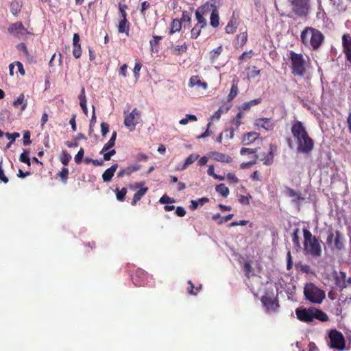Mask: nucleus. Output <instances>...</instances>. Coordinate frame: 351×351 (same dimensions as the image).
Listing matches in <instances>:
<instances>
[{"mask_svg": "<svg viewBox=\"0 0 351 351\" xmlns=\"http://www.w3.org/2000/svg\"><path fill=\"white\" fill-rule=\"evenodd\" d=\"M261 302H263V305L267 308V310L275 311L278 307V304L276 302V300L267 295L263 296L261 298Z\"/></svg>", "mask_w": 351, "mask_h": 351, "instance_id": "obj_16", "label": "nucleus"}, {"mask_svg": "<svg viewBox=\"0 0 351 351\" xmlns=\"http://www.w3.org/2000/svg\"><path fill=\"white\" fill-rule=\"evenodd\" d=\"M311 0H288L293 14L300 18L306 17L310 12Z\"/></svg>", "mask_w": 351, "mask_h": 351, "instance_id": "obj_6", "label": "nucleus"}, {"mask_svg": "<svg viewBox=\"0 0 351 351\" xmlns=\"http://www.w3.org/2000/svg\"><path fill=\"white\" fill-rule=\"evenodd\" d=\"M141 117V112L134 108L132 111L125 116L124 119V125L129 129L130 131L135 130L136 124L138 123V120Z\"/></svg>", "mask_w": 351, "mask_h": 351, "instance_id": "obj_8", "label": "nucleus"}, {"mask_svg": "<svg viewBox=\"0 0 351 351\" xmlns=\"http://www.w3.org/2000/svg\"><path fill=\"white\" fill-rule=\"evenodd\" d=\"M287 195L291 197H294L295 200H300L303 198L301 197V194L297 193L295 190L291 188L287 187L286 188Z\"/></svg>", "mask_w": 351, "mask_h": 351, "instance_id": "obj_44", "label": "nucleus"}, {"mask_svg": "<svg viewBox=\"0 0 351 351\" xmlns=\"http://www.w3.org/2000/svg\"><path fill=\"white\" fill-rule=\"evenodd\" d=\"M82 49L80 44L73 45V55L76 59L80 58L82 56Z\"/></svg>", "mask_w": 351, "mask_h": 351, "instance_id": "obj_47", "label": "nucleus"}, {"mask_svg": "<svg viewBox=\"0 0 351 351\" xmlns=\"http://www.w3.org/2000/svg\"><path fill=\"white\" fill-rule=\"evenodd\" d=\"M182 23L181 21L178 19H173L171 23V29L169 31V34H173L177 32H179L181 29Z\"/></svg>", "mask_w": 351, "mask_h": 351, "instance_id": "obj_32", "label": "nucleus"}, {"mask_svg": "<svg viewBox=\"0 0 351 351\" xmlns=\"http://www.w3.org/2000/svg\"><path fill=\"white\" fill-rule=\"evenodd\" d=\"M114 145L115 141L110 138L109 141L104 145L102 149L100 152V154H102L104 152L109 150L110 148L113 147Z\"/></svg>", "mask_w": 351, "mask_h": 351, "instance_id": "obj_52", "label": "nucleus"}, {"mask_svg": "<svg viewBox=\"0 0 351 351\" xmlns=\"http://www.w3.org/2000/svg\"><path fill=\"white\" fill-rule=\"evenodd\" d=\"M254 125L258 128H261L266 131H271L274 130L275 124L270 118H258L254 121Z\"/></svg>", "mask_w": 351, "mask_h": 351, "instance_id": "obj_13", "label": "nucleus"}, {"mask_svg": "<svg viewBox=\"0 0 351 351\" xmlns=\"http://www.w3.org/2000/svg\"><path fill=\"white\" fill-rule=\"evenodd\" d=\"M253 159L249 162H243L241 164V168L244 169L249 168L256 163L257 159H258V155H254L252 156Z\"/></svg>", "mask_w": 351, "mask_h": 351, "instance_id": "obj_48", "label": "nucleus"}, {"mask_svg": "<svg viewBox=\"0 0 351 351\" xmlns=\"http://www.w3.org/2000/svg\"><path fill=\"white\" fill-rule=\"evenodd\" d=\"M289 59L291 62V73L294 76L303 77L306 73L308 67L307 61L304 55L290 51Z\"/></svg>", "mask_w": 351, "mask_h": 351, "instance_id": "obj_4", "label": "nucleus"}, {"mask_svg": "<svg viewBox=\"0 0 351 351\" xmlns=\"http://www.w3.org/2000/svg\"><path fill=\"white\" fill-rule=\"evenodd\" d=\"M299 232V228H295L293 232L291 234L292 241L295 248H299L300 247Z\"/></svg>", "mask_w": 351, "mask_h": 351, "instance_id": "obj_40", "label": "nucleus"}, {"mask_svg": "<svg viewBox=\"0 0 351 351\" xmlns=\"http://www.w3.org/2000/svg\"><path fill=\"white\" fill-rule=\"evenodd\" d=\"M330 347L338 350H343L346 348V341L343 334L336 329H332L328 334Z\"/></svg>", "mask_w": 351, "mask_h": 351, "instance_id": "obj_7", "label": "nucleus"}, {"mask_svg": "<svg viewBox=\"0 0 351 351\" xmlns=\"http://www.w3.org/2000/svg\"><path fill=\"white\" fill-rule=\"evenodd\" d=\"M80 104H86V97L84 87H82L78 96Z\"/></svg>", "mask_w": 351, "mask_h": 351, "instance_id": "obj_60", "label": "nucleus"}, {"mask_svg": "<svg viewBox=\"0 0 351 351\" xmlns=\"http://www.w3.org/2000/svg\"><path fill=\"white\" fill-rule=\"evenodd\" d=\"M238 82H239V79L237 77H235L232 81V87H231L230 91L227 97V99L228 101H232L238 95V93H239Z\"/></svg>", "mask_w": 351, "mask_h": 351, "instance_id": "obj_20", "label": "nucleus"}, {"mask_svg": "<svg viewBox=\"0 0 351 351\" xmlns=\"http://www.w3.org/2000/svg\"><path fill=\"white\" fill-rule=\"evenodd\" d=\"M204 28L202 25H195L191 29V37L193 39H196L200 35L202 29Z\"/></svg>", "mask_w": 351, "mask_h": 351, "instance_id": "obj_42", "label": "nucleus"}, {"mask_svg": "<svg viewBox=\"0 0 351 351\" xmlns=\"http://www.w3.org/2000/svg\"><path fill=\"white\" fill-rule=\"evenodd\" d=\"M8 32L19 39L23 38L29 34L21 22H16L11 24L8 27Z\"/></svg>", "mask_w": 351, "mask_h": 351, "instance_id": "obj_9", "label": "nucleus"}, {"mask_svg": "<svg viewBox=\"0 0 351 351\" xmlns=\"http://www.w3.org/2000/svg\"><path fill=\"white\" fill-rule=\"evenodd\" d=\"M317 319L322 322H326L328 320V317L326 313L322 310L314 308L313 319Z\"/></svg>", "mask_w": 351, "mask_h": 351, "instance_id": "obj_30", "label": "nucleus"}, {"mask_svg": "<svg viewBox=\"0 0 351 351\" xmlns=\"http://www.w3.org/2000/svg\"><path fill=\"white\" fill-rule=\"evenodd\" d=\"M305 298L312 303L320 304L325 298V292L313 283L306 284L304 288Z\"/></svg>", "mask_w": 351, "mask_h": 351, "instance_id": "obj_5", "label": "nucleus"}, {"mask_svg": "<svg viewBox=\"0 0 351 351\" xmlns=\"http://www.w3.org/2000/svg\"><path fill=\"white\" fill-rule=\"evenodd\" d=\"M187 48L188 45L186 43H184L182 45H176L173 49V53L176 56H180L186 52Z\"/></svg>", "mask_w": 351, "mask_h": 351, "instance_id": "obj_39", "label": "nucleus"}, {"mask_svg": "<svg viewBox=\"0 0 351 351\" xmlns=\"http://www.w3.org/2000/svg\"><path fill=\"white\" fill-rule=\"evenodd\" d=\"M261 160L263 161L264 164L266 165H270L273 163L274 154L271 146H270L269 152L265 156H264V157L262 158Z\"/></svg>", "mask_w": 351, "mask_h": 351, "instance_id": "obj_34", "label": "nucleus"}, {"mask_svg": "<svg viewBox=\"0 0 351 351\" xmlns=\"http://www.w3.org/2000/svg\"><path fill=\"white\" fill-rule=\"evenodd\" d=\"M313 311L314 307L308 308H298L295 310V314L299 320L303 322L310 323L313 321Z\"/></svg>", "mask_w": 351, "mask_h": 351, "instance_id": "obj_10", "label": "nucleus"}, {"mask_svg": "<svg viewBox=\"0 0 351 351\" xmlns=\"http://www.w3.org/2000/svg\"><path fill=\"white\" fill-rule=\"evenodd\" d=\"M148 191V187H143L141 188L138 191H137L134 196L133 199L132 200L131 204L132 206H135L136 203L141 200L142 197Z\"/></svg>", "mask_w": 351, "mask_h": 351, "instance_id": "obj_28", "label": "nucleus"}, {"mask_svg": "<svg viewBox=\"0 0 351 351\" xmlns=\"http://www.w3.org/2000/svg\"><path fill=\"white\" fill-rule=\"evenodd\" d=\"M174 202V199H171L170 198L169 196H167V195H164L163 196H162L159 200V202L160 204H169V203H172Z\"/></svg>", "mask_w": 351, "mask_h": 351, "instance_id": "obj_63", "label": "nucleus"}, {"mask_svg": "<svg viewBox=\"0 0 351 351\" xmlns=\"http://www.w3.org/2000/svg\"><path fill=\"white\" fill-rule=\"evenodd\" d=\"M291 133L297 142V151L302 154H309L313 149L314 141L308 136L303 123L295 121L291 127Z\"/></svg>", "mask_w": 351, "mask_h": 351, "instance_id": "obj_1", "label": "nucleus"}, {"mask_svg": "<svg viewBox=\"0 0 351 351\" xmlns=\"http://www.w3.org/2000/svg\"><path fill=\"white\" fill-rule=\"evenodd\" d=\"M342 47L346 60L351 64V36L350 34H344L342 36Z\"/></svg>", "mask_w": 351, "mask_h": 351, "instance_id": "obj_12", "label": "nucleus"}, {"mask_svg": "<svg viewBox=\"0 0 351 351\" xmlns=\"http://www.w3.org/2000/svg\"><path fill=\"white\" fill-rule=\"evenodd\" d=\"M118 31L119 33H125L129 35L130 23L127 19H121L118 25Z\"/></svg>", "mask_w": 351, "mask_h": 351, "instance_id": "obj_27", "label": "nucleus"}, {"mask_svg": "<svg viewBox=\"0 0 351 351\" xmlns=\"http://www.w3.org/2000/svg\"><path fill=\"white\" fill-rule=\"evenodd\" d=\"M118 167V164L115 163L104 172V173L102 174V179L104 182H108L111 181Z\"/></svg>", "mask_w": 351, "mask_h": 351, "instance_id": "obj_17", "label": "nucleus"}, {"mask_svg": "<svg viewBox=\"0 0 351 351\" xmlns=\"http://www.w3.org/2000/svg\"><path fill=\"white\" fill-rule=\"evenodd\" d=\"M215 190L223 197H226L230 193V190L224 184H219L216 186Z\"/></svg>", "mask_w": 351, "mask_h": 351, "instance_id": "obj_33", "label": "nucleus"}, {"mask_svg": "<svg viewBox=\"0 0 351 351\" xmlns=\"http://www.w3.org/2000/svg\"><path fill=\"white\" fill-rule=\"evenodd\" d=\"M19 160L21 162L25 163L28 166L31 165L30 158L28 156L27 151H25L20 155Z\"/></svg>", "mask_w": 351, "mask_h": 351, "instance_id": "obj_49", "label": "nucleus"}, {"mask_svg": "<svg viewBox=\"0 0 351 351\" xmlns=\"http://www.w3.org/2000/svg\"><path fill=\"white\" fill-rule=\"evenodd\" d=\"M324 40V36L317 29L312 27H306L301 32L300 41L308 48L313 50L318 49Z\"/></svg>", "mask_w": 351, "mask_h": 351, "instance_id": "obj_2", "label": "nucleus"}, {"mask_svg": "<svg viewBox=\"0 0 351 351\" xmlns=\"http://www.w3.org/2000/svg\"><path fill=\"white\" fill-rule=\"evenodd\" d=\"M128 9V6L125 4L119 3V10L121 13V19H127V13L125 10Z\"/></svg>", "mask_w": 351, "mask_h": 351, "instance_id": "obj_57", "label": "nucleus"}, {"mask_svg": "<svg viewBox=\"0 0 351 351\" xmlns=\"http://www.w3.org/2000/svg\"><path fill=\"white\" fill-rule=\"evenodd\" d=\"M189 86L191 88H193L194 86L201 87L204 90H206L208 88V84L205 82H202L198 75H194L190 78Z\"/></svg>", "mask_w": 351, "mask_h": 351, "instance_id": "obj_19", "label": "nucleus"}, {"mask_svg": "<svg viewBox=\"0 0 351 351\" xmlns=\"http://www.w3.org/2000/svg\"><path fill=\"white\" fill-rule=\"evenodd\" d=\"M250 198H252V196L250 195H248V196H245L243 195H241L239 198V201L242 204H250Z\"/></svg>", "mask_w": 351, "mask_h": 351, "instance_id": "obj_62", "label": "nucleus"}, {"mask_svg": "<svg viewBox=\"0 0 351 351\" xmlns=\"http://www.w3.org/2000/svg\"><path fill=\"white\" fill-rule=\"evenodd\" d=\"M19 105H21V110L24 111L27 106V101L25 99V95L23 93H21L13 102V106L15 108H17Z\"/></svg>", "mask_w": 351, "mask_h": 351, "instance_id": "obj_29", "label": "nucleus"}, {"mask_svg": "<svg viewBox=\"0 0 351 351\" xmlns=\"http://www.w3.org/2000/svg\"><path fill=\"white\" fill-rule=\"evenodd\" d=\"M147 274L142 269H137L134 276L132 277L134 283L136 286H143L144 285V279L146 277Z\"/></svg>", "mask_w": 351, "mask_h": 351, "instance_id": "obj_18", "label": "nucleus"}, {"mask_svg": "<svg viewBox=\"0 0 351 351\" xmlns=\"http://www.w3.org/2000/svg\"><path fill=\"white\" fill-rule=\"evenodd\" d=\"M208 201L209 199L207 197H202L197 200H192L190 207L192 210H195L197 208L199 205L203 206L205 203L208 202Z\"/></svg>", "mask_w": 351, "mask_h": 351, "instance_id": "obj_35", "label": "nucleus"}, {"mask_svg": "<svg viewBox=\"0 0 351 351\" xmlns=\"http://www.w3.org/2000/svg\"><path fill=\"white\" fill-rule=\"evenodd\" d=\"M256 152H257V149L245 148V147L241 148V149L240 151V154L241 155H245L246 154H252L254 156V155H257Z\"/></svg>", "mask_w": 351, "mask_h": 351, "instance_id": "obj_54", "label": "nucleus"}, {"mask_svg": "<svg viewBox=\"0 0 351 351\" xmlns=\"http://www.w3.org/2000/svg\"><path fill=\"white\" fill-rule=\"evenodd\" d=\"M237 19L235 17L234 14H233L226 27V33L228 34H234L237 29Z\"/></svg>", "mask_w": 351, "mask_h": 351, "instance_id": "obj_23", "label": "nucleus"}, {"mask_svg": "<svg viewBox=\"0 0 351 351\" xmlns=\"http://www.w3.org/2000/svg\"><path fill=\"white\" fill-rule=\"evenodd\" d=\"M2 164H3V159H1L0 161V180L1 182H3V183L6 184L8 182V178L5 176V175L4 173Z\"/></svg>", "mask_w": 351, "mask_h": 351, "instance_id": "obj_55", "label": "nucleus"}, {"mask_svg": "<svg viewBox=\"0 0 351 351\" xmlns=\"http://www.w3.org/2000/svg\"><path fill=\"white\" fill-rule=\"evenodd\" d=\"M212 7L209 8L210 12V23L213 27H217L219 25V15L217 6L214 3H209Z\"/></svg>", "mask_w": 351, "mask_h": 351, "instance_id": "obj_14", "label": "nucleus"}, {"mask_svg": "<svg viewBox=\"0 0 351 351\" xmlns=\"http://www.w3.org/2000/svg\"><path fill=\"white\" fill-rule=\"evenodd\" d=\"M109 132V124L106 122H102L101 123V132L102 136H106L107 133Z\"/></svg>", "mask_w": 351, "mask_h": 351, "instance_id": "obj_58", "label": "nucleus"}, {"mask_svg": "<svg viewBox=\"0 0 351 351\" xmlns=\"http://www.w3.org/2000/svg\"><path fill=\"white\" fill-rule=\"evenodd\" d=\"M84 155V150L82 147L80 149L77 154L75 156L74 160L77 164H80Z\"/></svg>", "mask_w": 351, "mask_h": 351, "instance_id": "obj_50", "label": "nucleus"}, {"mask_svg": "<svg viewBox=\"0 0 351 351\" xmlns=\"http://www.w3.org/2000/svg\"><path fill=\"white\" fill-rule=\"evenodd\" d=\"M335 237V232H334L332 230H329L328 232L327 239H326V243L328 246L332 247V244L333 242V239Z\"/></svg>", "mask_w": 351, "mask_h": 351, "instance_id": "obj_53", "label": "nucleus"}, {"mask_svg": "<svg viewBox=\"0 0 351 351\" xmlns=\"http://www.w3.org/2000/svg\"><path fill=\"white\" fill-rule=\"evenodd\" d=\"M238 40L240 41L241 45H244L247 40V32H244L241 33L237 36Z\"/></svg>", "mask_w": 351, "mask_h": 351, "instance_id": "obj_56", "label": "nucleus"}, {"mask_svg": "<svg viewBox=\"0 0 351 351\" xmlns=\"http://www.w3.org/2000/svg\"><path fill=\"white\" fill-rule=\"evenodd\" d=\"M261 98L254 99L249 101L243 103L241 106L238 107V108L239 110L241 111L249 110L252 106L259 104L261 102Z\"/></svg>", "mask_w": 351, "mask_h": 351, "instance_id": "obj_26", "label": "nucleus"}, {"mask_svg": "<svg viewBox=\"0 0 351 351\" xmlns=\"http://www.w3.org/2000/svg\"><path fill=\"white\" fill-rule=\"evenodd\" d=\"M210 156L212 159L221 162L230 163L232 160L230 156L218 152H210Z\"/></svg>", "mask_w": 351, "mask_h": 351, "instance_id": "obj_15", "label": "nucleus"}, {"mask_svg": "<svg viewBox=\"0 0 351 351\" xmlns=\"http://www.w3.org/2000/svg\"><path fill=\"white\" fill-rule=\"evenodd\" d=\"M141 165H136L133 166H128L126 168L121 169L117 173L118 178H122L125 176H130L132 173L139 170Z\"/></svg>", "mask_w": 351, "mask_h": 351, "instance_id": "obj_22", "label": "nucleus"}, {"mask_svg": "<svg viewBox=\"0 0 351 351\" xmlns=\"http://www.w3.org/2000/svg\"><path fill=\"white\" fill-rule=\"evenodd\" d=\"M222 51V46H219L210 52V58L212 62H214L218 58Z\"/></svg>", "mask_w": 351, "mask_h": 351, "instance_id": "obj_37", "label": "nucleus"}, {"mask_svg": "<svg viewBox=\"0 0 351 351\" xmlns=\"http://www.w3.org/2000/svg\"><path fill=\"white\" fill-rule=\"evenodd\" d=\"M30 132L29 131H25L23 133V145H29L31 144L32 141L30 140Z\"/></svg>", "mask_w": 351, "mask_h": 351, "instance_id": "obj_59", "label": "nucleus"}, {"mask_svg": "<svg viewBox=\"0 0 351 351\" xmlns=\"http://www.w3.org/2000/svg\"><path fill=\"white\" fill-rule=\"evenodd\" d=\"M344 247L343 242V237L341 232L339 230L335 231V237L334 238V246L332 247V249H335L337 250H341Z\"/></svg>", "mask_w": 351, "mask_h": 351, "instance_id": "obj_25", "label": "nucleus"}, {"mask_svg": "<svg viewBox=\"0 0 351 351\" xmlns=\"http://www.w3.org/2000/svg\"><path fill=\"white\" fill-rule=\"evenodd\" d=\"M304 236V249L306 254H310L314 258H318L322 255V247L318 239L313 236L310 230L306 228L303 229Z\"/></svg>", "mask_w": 351, "mask_h": 351, "instance_id": "obj_3", "label": "nucleus"}, {"mask_svg": "<svg viewBox=\"0 0 351 351\" xmlns=\"http://www.w3.org/2000/svg\"><path fill=\"white\" fill-rule=\"evenodd\" d=\"M127 191L128 190L125 187H123L121 190L117 188L114 190L117 199L119 202H123L125 199V195L127 193Z\"/></svg>", "mask_w": 351, "mask_h": 351, "instance_id": "obj_36", "label": "nucleus"}, {"mask_svg": "<svg viewBox=\"0 0 351 351\" xmlns=\"http://www.w3.org/2000/svg\"><path fill=\"white\" fill-rule=\"evenodd\" d=\"M245 275L247 278H250L252 276H254L253 267L250 262H245L243 265Z\"/></svg>", "mask_w": 351, "mask_h": 351, "instance_id": "obj_43", "label": "nucleus"}, {"mask_svg": "<svg viewBox=\"0 0 351 351\" xmlns=\"http://www.w3.org/2000/svg\"><path fill=\"white\" fill-rule=\"evenodd\" d=\"M71 159V156L67 151L64 150L60 155V160L64 165H67Z\"/></svg>", "mask_w": 351, "mask_h": 351, "instance_id": "obj_38", "label": "nucleus"}, {"mask_svg": "<svg viewBox=\"0 0 351 351\" xmlns=\"http://www.w3.org/2000/svg\"><path fill=\"white\" fill-rule=\"evenodd\" d=\"M210 7L212 5H209V3H206L196 10L195 16L197 21L196 25H202L204 27L206 26L207 22L204 15H207L209 13V8H210Z\"/></svg>", "mask_w": 351, "mask_h": 351, "instance_id": "obj_11", "label": "nucleus"}, {"mask_svg": "<svg viewBox=\"0 0 351 351\" xmlns=\"http://www.w3.org/2000/svg\"><path fill=\"white\" fill-rule=\"evenodd\" d=\"M295 269L300 270L302 273L308 274L311 271V267L308 265L302 264L301 262L295 263Z\"/></svg>", "mask_w": 351, "mask_h": 351, "instance_id": "obj_41", "label": "nucleus"}, {"mask_svg": "<svg viewBox=\"0 0 351 351\" xmlns=\"http://www.w3.org/2000/svg\"><path fill=\"white\" fill-rule=\"evenodd\" d=\"M62 181L66 184L69 178V169L66 167L62 168L61 171L58 173Z\"/></svg>", "mask_w": 351, "mask_h": 351, "instance_id": "obj_45", "label": "nucleus"}, {"mask_svg": "<svg viewBox=\"0 0 351 351\" xmlns=\"http://www.w3.org/2000/svg\"><path fill=\"white\" fill-rule=\"evenodd\" d=\"M150 7V3L147 1H143L141 3V14L143 16H145V11Z\"/></svg>", "mask_w": 351, "mask_h": 351, "instance_id": "obj_64", "label": "nucleus"}, {"mask_svg": "<svg viewBox=\"0 0 351 351\" xmlns=\"http://www.w3.org/2000/svg\"><path fill=\"white\" fill-rule=\"evenodd\" d=\"M346 274L344 271H340L339 276L335 278V285L341 291L346 288Z\"/></svg>", "mask_w": 351, "mask_h": 351, "instance_id": "obj_24", "label": "nucleus"}, {"mask_svg": "<svg viewBox=\"0 0 351 351\" xmlns=\"http://www.w3.org/2000/svg\"><path fill=\"white\" fill-rule=\"evenodd\" d=\"M199 155L197 154H191L189 155L184 161L181 169H186L190 165L193 164L195 160L198 159Z\"/></svg>", "mask_w": 351, "mask_h": 351, "instance_id": "obj_31", "label": "nucleus"}, {"mask_svg": "<svg viewBox=\"0 0 351 351\" xmlns=\"http://www.w3.org/2000/svg\"><path fill=\"white\" fill-rule=\"evenodd\" d=\"M259 136V134L256 132H250L245 134L242 138V144L248 145L254 142Z\"/></svg>", "mask_w": 351, "mask_h": 351, "instance_id": "obj_21", "label": "nucleus"}, {"mask_svg": "<svg viewBox=\"0 0 351 351\" xmlns=\"http://www.w3.org/2000/svg\"><path fill=\"white\" fill-rule=\"evenodd\" d=\"M153 38L154 39L149 41V45L152 51L154 50V47L158 46L160 40L162 39V37L160 36H154Z\"/></svg>", "mask_w": 351, "mask_h": 351, "instance_id": "obj_51", "label": "nucleus"}, {"mask_svg": "<svg viewBox=\"0 0 351 351\" xmlns=\"http://www.w3.org/2000/svg\"><path fill=\"white\" fill-rule=\"evenodd\" d=\"M142 68V64L138 60H136L135 65L133 69V72L134 77L136 80H138L140 77V71Z\"/></svg>", "mask_w": 351, "mask_h": 351, "instance_id": "obj_46", "label": "nucleus"}, {"mask_svg": "<svg viewBox=\"0 0 351 351\" xmlns=\"http://www.w3.org/2000/svg\"><path fill=\"white\" fill-rule=\"evenodd\" d=\"M5 136L10 141V143H13L16 138H19L20 136V134L19 132H14V133H6Z\"/></svg>", "mask_w": 351, "mask_h": 351, "instance_id": "obj_61", "label": "nucleus"}]
</instances>
